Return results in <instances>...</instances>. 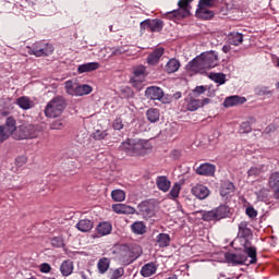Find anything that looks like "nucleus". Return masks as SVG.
<instances>
[{"label":"nucleus","instance_id":"33","mask_svg":"<svg viewBox=\"0 0 279 279\" xmlns=\"http://www.w3.org/2000/svg\"><path fill=\"white\" fill-rule=\"evenodd\" d=\"M196 16L198 19H203L205 21H208V19H213V16H215V13L213 11L208 10V9L197 8Z\"/></svg>","mask_w":279,"mask_h":279},{"label":"nucleus","instance_id":"21","mask_svg":"<svg viewBox=\"0 0 279 279\" xmlns=\"http://www.w3.org/2000/svg\"><path fill=\"white\" fill-rule=\"evenodd\" d=\"M157 269L156 264L148 263L142 267L141 276H143V278H149L156 274Z\"/></svg>","mask_w":279,"mask_h":279},{"label":"nucleus","instance_id":"20","mask_svg":"<svg viewBox=\"0 0 279 279\" xmlns=\"http://www.w3.org/2000/svg\"><path fill=\"white\" fill-rule=\"evenodd\" d=\"M98 236H108L112 232V225L110 222H100L96 228Z\"/></svg>","mask_w":279,"mask_h":279},{"label":"nucleus","instance_id":"63","mask_svg":"<svg viewBox=\"0 0 279 279\" xmlns=\"http://www.w3.org/2000/svg\"><path fill=\"white\" fill-rule=\"evenodd\" d=\"M168 279H178V277L172 276V277H169Z\"/></svg>","mask_w":279,"mask_h":279},{"label":"nucleus","instance_id":"16","mask_svg":"<svg viewBox=\"0 0 279 279\" xmlns=\"http://www.w3.org/2000/svg\"><path fill=\"white\" fill-rule=\"evenodd\" d=\"M192 194L194 197H197V199H206V197L210 195V190H208L206 185L197 184L192 187Z\"/></svg>","mask_w":279,"mask_h":279},{"label":"nucleus","instance_id":"36","mask_svg":"<svg viewBox=\"0 0 279 279\" xmlns=\"http://www.w3.org/2000/svg\"><path fill=\"white\" fill-rule=\"evenodd\" d=\"M180 69V61L177 59H170L166 64L167 73H175Z\"/></svg>","mask_w":279,"mask_h":279},{"label":"nucleus","instance_id":"60","mask_svg":"<svg viewBox=\"0 0 279 279\" xmlns=\"http://www.w3.org/2000/svg\"><path fill=\"white\" fill-rule=\"evenodd\" d=\"M222 51L223 53H230V46H223Z\"/></svg>","mask_w":279,"mask_h":279},{"label":"nucleus","instance_id":"34","mask_svg":"<svg viewBox=\"0 0 279 279\" xmlns=\"http://www.w3.org/2000/svg\"><path fill=\"white\" fill-rule=\"evenodd\" d=\"M97 267H98L99 274H106V271L110 269V258L108 257L100 258L98 260Z\"/></svg>","mask_w":279,"mask_h":279},{"label":"nucleus","instance_id":"12","mask_svg":"<svg viewBox=\"0 0 279 279\" xmlns=\"http://www.w3.org/2000/svg\"><path fill=\"white\" fill-rule=\"evenodd\" d=\"M226 260L232 265H247V256L234 253H226Z\"/></svg>","mask_w":279,"mask_h":279},{"label":"nucleus","instance_id":"47","mask_svg":"<svg viewBox=\"0 0 279 279\" xmlns=\"http://www.w3.org/2000/svg\"><path fill=\"white\" fill-rule=\"evenodd\" d=\"M252 132V125L250 122H242L240 125V133L241 134H250Z\"/></svg>","mask_w":279,"mask_h":279},{"label":"nucleus","instance_id":"6","mask_svg":"<svg viewBox=\"0 0 279 279\" xmlns=\"http://www.w3.org/2000/svg\"><path fill=\"white\" fill-rule=\"evenodd\" d=\"M36 136H38V131L36 130V126L32 124L20 125L13 133V138H16L17 141H23L25 138H36Z\"/></svg>","mask_w":279,"mask_h":279},{"label":"nucleus","instance_id":"57","mask_svg":"<svg viewBox=\"0 0 279 279\" xmlns=\"http://www.w3.org/2000/svg\"><path fill=\"white\" fill-rule=\"evenodd\" d=\"M239 230H240L241 232H250V230L247 229V222H241V223L239 225Z\"/></svg>","mask_w":279,"mask_h":279},{"label":"nucleus","instance_id":"24","mask_svg":"<svg viewBox=\"0 0 279 279\" xmlns=\"http://www.w3.org/2000/svg\"><path fill=\"white\" fill-rule=\"evenodd\" d=\"M2 128L9 136H14V132L19 129L16 128V120L14 118H8L5 125Z\"/></svg>","mask_w":279,"mask_h":279},{"label":"nucleus","instance_id":"10","mask_svg":"<svg viewBox=\"0 0 279 279\" xmlns=\"http://www.w3.org/2000/svg\"><path fill=\"white\" fill-rule=\"evenodd\" d=\"M145 97L147 99H151L154 101H160L162 97H165V92H162V88L157 86H150L147 87L145 90Z\"/></svg>","mask_w":279,"mask_h":279},{"label":"nucleus","instance_id":"55","mask_svg":"<svg viewBox=\"0 0 279 279\" xmlns=\"http://www.w3.org/2000/svg\"><path fill=\"white\" fill-rule=\"evenodd\" d=\"M63 126L64 124L62 123V121L58 120L52 122L51 130H62Z\"/></svg>","mask_w":279,"mask_h":279},{"label":"nucleus","instance_id":"17","mask_svg":"<svg viewBox=\"0 0 279 279\" xmlns=\"http://www.w3.org/2000/svg\"><path fill=\"white\" fill-rule=\"evenodd\" d=\"M16 104H17L19 108H21L22 110H32V108H34V106H36L34 100H32L27 96H21L20 98H17Z\"/></svg>","mask_w":279,"mask_h":279},{"label":"nucleus","instance_id":"23","mask_svg":"<svg viewBox=\"0 0 279 279\" xmlns=\"http://www.w3.org/2000/svg\"><path fill=\"white\" fill-rule=\"evenodd\" d=\"M165 53V49L163 48H157L153 51V53H150L147 58V62L148 64H158V60H160V58H162Z\"/></svg>","mask_w":279,"mask_h":279},{"label":"nucleus","instance_id":"58","mask_svg":"<svg viewBox=\"0 0 279 279\" xmlns=\"http://www.w3.org/2000/svg\"><path fill=\"white\" fill-rule=\"evenodd\" d=\"M194 93H196L197 95H203V93H206V87L197 86L195 87Z\"/></svg>","mask_w":279,"mask_h":279},{"label":"nucleus","instance_id":"11","mask_svg":"<svg viewBox=\"0 0 279 279\" xmlns=\"http://www.w3.org/2000/svg\"><path fill=\"white\" fill-rule=\"evenodd\" d=\"M113 213H116L117 215H135L136 214V209L130 205L126 204H113L111 206Z\"/></svg>","mask_w":279,"mask_h":279},{"label":"nucleus","instance_id":"46","mask_svg":"<svg viewBox=\"0 0 279 279\" xmlns=\"http://www.w3.org/2000/svg\"><path fill=\"white\" fill-rule=\"evenodd\" d=\"M210 78L216 82V84H226V75L221 73L210 74Z\"/></svg>","mask_w":279,"mask_h":279},{"label":"nucleus","instance_id":"18","mask_svg":"<svg viewBox=\"0 0 279 279\" xmlns=\"http://www.w3.org/2000/svg\"><path fill=\"white\" fill-rule=\"evenodd\" d=\"M196 173L198 175H215V165L202 163L198 168H196Z\"/></svg>","mask_w":279,"mask_h":279},{"label":"nucleus","instance_id":"48","mask_svg":"<svg viewBox=\"0 0 279 279\" xmlns=\"http://www.w3.org/2000/svg\"><path fill=\"white\" fill-rule=\"evenodd\" d=\"M52 247H64V239L56 236L51 240Z\"/></svg>","mask_w":279,"mask_h":279},{"label":"nucleus","instance_id":"8","mask_svg":"<svg viewBox=\"0 0 279 279\" xmlns=\"http://www.w3.org/2000/svg\"><path fill=\"white\" fill-rule=\"evenodd\" d=\"M138 213L137 215L143 216L144 219H151L155 215V206L154 203L149 201L142 202L138 206Z\"/></svg>","mask_w":279,"mask_h":279},{"label":"nucleus","instance_id":"4","mask_svg":"<svg viewBox=\"0 0 279 279\" xmlns=\"http://www.w3.org/2000/svg\"><path fill=\"white\" fill-rule=\"evenodd\" d=\"M193 0H180L178 2L179 9L166 13V19L170 21H180V19H186L191 16V3Z\"/></svg>","mask_w":279,"mask_h":279},{"label":"nucleus","instance_id":"7","mask_svg":"<svg viewBox=\"0 0 279 279\" xmlns=\"http://www.w3.org/2000/svg\"><path fill=\"white\" fill-rule=\"evenodd\" d=\"M133 250L134 253L132 255V250H130V246H122L121 248L122 260L128 265H130V263H132L133 260H136V258H138L141 254H143V250L138 245H135Z\"/></svg>","mask_w":279,"mask_h":279},{"label":"nucleus","instance_id":"13","mask_svg":"<svg viewBox=\"0 0 279 279\" xmlns=\"http://www.w3.org/2000/svg\"><path fill=\"white\" fill-rule=\"evenodd\" d=\"M245 101H247L245 97L234 95L227 97L223 101V106L225 108H234V106H243Z\"/></svg>","mask_w":279,"mask_h":279},{"label":"nucleus","instance_id":"49","mask_svg":"<svg viewBox=\"0 0 279 279\" xmlns=\"http://www.w3.org/2000/svg\"><path fill=\"white\" fill-rule=\"evenodd\" d=\"M213 5H214L213 0H199L198 2V8L208 9V8H213Z\"/></svg>","mask_w":279,"mask_h":279},{"label":"nucleus","instance_id":"44","mask_svg":"<svg viewBox=\"0 0 279 279\" xmlns=\"http://www.w3.org/2000/svg\"><path fill=\"white\" fill-rule=\"evenodd\" d=\"M203 221H217V216L215 214V209L209 211H202Z\"/></svg>","mask_w":279,"mask_h":279},{"label":"nucleus","instance_id":"42","mask_svg":"<svg viewBox=\"0 0 279 279\" xmlns=\"http://www.w3.org/2000/svg\"><path fill=\"white\" fill-rule=\"evenodd\" d=\"M264 171H265V166L252 167L247 171V175L248 178H258V175H260V173H263Z\"/></svg>","mask_w":279,"mask_h":279},{"label":"nucleus","instance_id":"35","mask_svg":"<svg viewBox=\"0 0 279 279\" xmlns=\"http://www.w3.org/2000/svg\"><path fill=\"white\" fill-rule=\"evenodd\" d=\"M244 254H246V256L248 258H251L250 260H247L246 265H255V263L257 260L256 259V247H254V246L245 247Z\"/></svg>","mask_w":279,"mask_h":279},{"label":"nucleus","instance_id":"5","mask_svg":"<svg viewBox=\"0 0 279 279\" xmlns=\"http://www.w3.org/2000/svg\"><path fill=\"white\" fill-rule=\"evenodd\" d=\"M28 54L36 58H43V56H51L53 53V45L37 41L33 47H27Z\"/></svg>","mask_w":279,"mask_h":279},{"label":"nucleus","instance_id":"50","mask_svg":"<svg viewBox=\"0 0 279 279\" xmlns=\"http://www.w3.org/2000/svg\"><path fill=\"white\" fill-rule=\"evenodd\" d=\"M39 271L41 274H49L51 271V265H49L48 263H44L39 266Z\"/></svg>","mask_w":279,"mask_h":279},{"label":"nucleus","instance_id":"39","mask_svg":"<svg viewBox=\"0 0 279 279\" xmlns=\"http://www.w3.org/2000/svg\"><path fill=\"white\" fill-rule=\"evenodd\" d=\"M157 243L159 247H167L169 246V243H171V238H169V234L167 233H160L157 236Z\"/></svg>","mask_w":279,"mask_h":279},{"label":"nucleus","instance_id":"43","mask_svg":"<svg viewBox=\"0 0 279 279\" xmlns=\"http://www.w3.org/2000/svg\"><path fill=\"white\" fill-rule=\"evenodd\" d=\"M108 136V131L104 129H96L93 133V138L95 141H104Z\"/></svg>","mask_w":279,"mask_h":279},{"label":"nucleus","instance_id":"2","mask_svg":"<svg viewBox=\"0 0 279 279\" xmlns=\"http://www.w3.org/2000/svg\"><path fill=\"white\" fill-rule=\"evenodd\" d=\"M120 149L128 156H147L151 151V144L145 140H126L121 143Z\"/></svg>","mask_w":279,"mask_h":279},{"label":"nucleus","instance_id":"30","mask_svg":"<svg viewBox=\"0 0 279 279\" xmlns=\"http://www.w3.org/2000/svg\"><path fill=\"white\" fill-rule=\"evenodd\" d=\"M76 228L80 230V232H90V230H93V221L82 219L76 223Z\"/></svg>","mask_w":279,"mask_h":279},{"label":"nucleus","instance_id":"59","mask_svg":"<svg viewBox=\"0 0 279 279\" xmlns=\"http://www.w3.org/2000/svg\"><path fill=\"white\" fill-rule=\"evenodd\" d=\"M202 101V108H203V106H206V105H208V104H210V99L209 98H205V99H203V100H201Z\"/></svg>","mask_w":279,"mask_h":279},{"label":"nucleus","instance_id":"9","mask_svg":"<svg viewBox=\"0 0 279 279\" xmlns=\"http://www.w3.org/2000/svg\"><path fill=\"white\" fill-rule=\"evenodd\" d=\"M143 82H145V65H138L134 69V77L131 80L134 88L141 90L143 88Z\"/></svg>","mask_w":279,"mask_h":279},{"label":"nucleus","instance_id":"27","mask_svg":"<svg viewBox=\"0 0 279 279\" xmlns=\"http://www.w3.org/2000/svg\"><path fill=\"white\" fill-rule=\"evenodd\" d=\"M131 230L133 232V234H145V232H147V226H145L144 221H135L132 226H131Z\"/></svg>","mask_w":279,"mask_h":279},{"label":"nucleus","instance_id":"37","mask_svg":"<svg viewBox=\"0 0 279 279\" xmlns=\"http://www.w3.org/2000/svg\"><path fill=\"white\" fill-rule=\"evenodd\" d=\"M229 44L239 47V45L243 44V34L241 33H232L229 35Z\"/></svg>","mask_w":279,"mask_h":279},{"label":"nucleus","instance_id":"29","mask_svg":"<svg viewBox=\"0 0 279 279\" xmlns=\"http://www.w3.org/2000/svg\"><path fill=\"white\" fill-rule=\"evenodd\" d=\"M60 271L64 277L71 276V274H73V262H71V259L62 262L60 266Z\"/></svg>","mask_w":279,"mask_h":279},{"label":"nucleus","instance_id":"40","mask_svg":"<svg viewBox=\"0 0 279 279\" xmlns=\"http://www.w3.org/2000/svg\"><path fill=\"white\" fill-rule=\"evenodd\" d=\"M93 93V87L90 85H78L76 89V97H84V95H90Z\"/></svg>","mask_w":279,"mask_h":279},{"label":"nucleus","instance_id":"14","mask_svg":"<svg viewBox=\"0 0 279 279\" xmlns=\"http://www.w3.org/2000/svg\"><path fill=\"white\" fill-rule=\"evenodd\" d=\"M156 186L162 193H169L171 189V180L167 175H159L156 178Z\"/></svg>","mask_w":279,"mask_h":279},{"label":"nucleus","instance_id":"64","mask_svg":"<svg viewBox=\"0 0 279 279\" xmlns=\"http://www.w3.org/2000/svg\"><path fill=\"white\" fill-rule=\"evenodd\" d=\"M278 88H279V81H278V84H277Z\"/></svg>","mask_w":279,"mask_h":279},{"label":"nucleus","instance_id":"19","mask_svg":"<svg viewBox=\"0 0 279 279\" xmlns=\"http://www.w3.org/2000/svg\"><path fill=\"white\" fill-rule=\"evenodd\" d=\"M269 186L275 193V197L279 199V172H274L269 178Z\"/></svg>","mask_w":279,"mask_h":279},{"label":"nucleus","instance_id":"41","mask_svg":"<svg viewBox=\"0 0 279 279\" xmlns=\"http://www.w3.org/2000/svg\"><path fill=\"white\" fill-rule=\"evenodd\" d=\"M111 199H113V202H125V191L113 190L111 192Z\"/></svg>","mask_w":279,"mask_h":279},{"label":"nucleus","instance_id":"52","mask_svg":"<svg viewBox=\"0 0 279 279\" xmlns=\"http://www.w3.org/2000/svg\"><path fill=\"white\" fill-rule=\"evenodd\" d=\"M16 166L17 167H23V165H26L27 162V157L25 156H20L15 159Z\"/></svg>","mask_w":279,"mask_h":279},{"label":"nucleus","instance_id":"61","mask_svg":"<svg viewBox=\"0 0 279 279\" xmlns=\"http://www.w3.org/2000/svg\"><path fill=\"white\" fill-rule=\"evenodd\" d=\"M81 278H83V279H88V278L86 277V274H84V272H81Z\"/></svg>","mask_w":279,"mask_h":279},{"label":"nucleus","instance_id":"32","mask_svg":"<svg viewBox=\"0 0 279 279\" xmlns=\"http://www.w3.org/2000/svg\"><path fill=\"white\" fill-rule=\"evenodd\" d=\"M146 117L150 123H156L160 120V110L156 108H150L147 110Z\"/></svg>","mask_w":279,"mask_h":279},{"label":"nucleus","instance_id":"38","mask_svg":"<svg viewBox=\"0 0 279 279\" xmlns=\"http://www.w3.org/2000/svg\"><path fill=\"white\" fill-rule=\"evenodd\" d=\"M180 191H182V185L174 183L168 194L169 199H178L180 197Z\"/></svg>","mask_w":279,"mask_h":279},{"label":"nucleus","instance_id":"51","mask_svg":"<svg viewBox=\"0 0 279 279\" xmlns=\"http://www.w3.org/2000/svg\"><path fill=\"white\" fill-rule=\"evenodd\" d=\"M10 138V135L5 132L3 126H0V143H3V141H8Z\"/></svg>","mask_w":279,"mask_h":279},{"label":"nucleus","instance_id":"3","mask_svg":"<svg viewBox=\"0 0 279 279\" xmlns=\"http://www.w3.org/2000/svg\"><path fill=\"white\" fill-rule=\"evenodd\" d=\"M64 108H66V100L62 96H58L48 102L45 114L50 119H56V117H60L64 112Z\"/></svg>","mask_w":279,"mask_h":279},{"label":"nucleus","instance_id":"54","mask_svg":"<svg viewBox=\"0 0 279 279\" xmlns=\"http://www.w3.org/2000/svg\"><path fill=\"white\" fill-rule=\"evenodd\" d=\"M246 215L248 217H251V219H254V217H256L258 215V213L253 207H247L246 208Z\"/></svg>","mask_w":279,"mask_h":279},{"label":"nucleus","instance_id":"22","mask_svg":"<svg viewBox=\"0 0 279 279\" xmlns=\"http://www.w3.org/2000/svg\"><path fill=\"white\" fill-rule=\"evenodd\" d=\"M214 213L216 214L217 221H220V219H226V217L230 216V207L228 205H220L214 209Z\"/></svg>","mask_w":279,"mask_h":279},{"label":"nucleus","instance_id":"26","mask_svg":"<svg viewBox=\"0 0 279 279\" xmlns=\"http://www.w3.org/2000/svg\"><path fill=\"white\" fill-rule=\"evenodd\" d=\"M65 86V93L68 95H71L72 97H77V89L80 84H77V82L75 81H66L64 83Z\"/></svg>","mask_w":279,"mask_h":279},{"label":"nucleus","instance_id":"31","mask_svg":"<svg viewBox=\"0 0 279 279\" xmlns=\"http://www.w3.org/2000/svg\"><path fill=\"white\" fill-rule=\"evenodd\" d=\"M202 100L195 99V98H189L186 99V110H190V112H195V110H198V108H202Z\"/></svg>","mask_w":279,"mask_h":279},{"label":"nucleus","instance_id":"56","mask_svg":"<svg viewBox=\"0 0 279 279\" xmlns=\"http://www.w3.org/2000/svg\"><path fill=\"white\" fill-rule=\"evenodd\" d=\"M122 53H125V49L123 48H112L111 56H121Z\"/></svg>","mask_w":279,"mask_h":279},{"label":"nucleus","instance_id":"15","mask_svg":"<svg viewBox=\"0 0 279 279\" xmlns=\"http://www.w3.org/2000/svg\"><path fill=\"white\" fill-rule=\"evenodd\" d=\"M143 29H150V32H160L162 29V22L159 20H145L141 23Z\"/></svg>","mask_w":279,"mask_h":279},{"label":"nucleus","instance_id":"1","mask_svg":"<svg viewBox=\"0 0 279 279\" xmlns=\"http://www.w3.org/2000/svg\"><path fill=\"white\" fill-rule=\"evenodd\" d=\"M219 62V54L215 51L203 52L187 64V70L193 73H206L215 69Z\"/></svg>","mask_w":279,"mask_h":279},{"label":"nucleus","instance_id":"25","mask_svg":"<svg viewBox=\"0 0 279 279\" xmlns=\"http://www.w3.org/2000/svg\"><path fill=\"white\" fill-rule=\"evenodd\" d=\"M99 69V63L98 62H88L85 64H81L77 68V73H90V71H97Z\"/></svg>","mask_w":279,"mask_h":279},{"label":"nucleus","instance_id":"45","mask_svg":"<svg viewBox=\"0 0 279 279\" xmlns=\"http://www.w3.org/2000/svg\"><path fill=\"white\" fill-rule=\"evenodd\" d=\"M125 274V269L123 267L116 268L113 270H110L109 278L110 279H119L122 278V276Z\"/></svg>","mask_w":279,"mask_h":279},{"label":"nucleus","instance_id":"53","mask_svg":"<svg viewBox=\"0 0 279 279\" xmlns=\"http://www.w3.org/2000/svg\"><path fill=\"white\" fill-rule=\"evenodd\" d=\"M113 129L114 130H123V120H121V118H118L114 120Z\"/></svg>","mask_w":279,"mask_h":279},{"label":"nucleus","instance_id":"28","mask_svg":"<svg viewBox=\"0 0 279 279\" xmlns=\"http://www.w3.org/2000/svg\"><path fill=\"white\" fill-rule=\"evenodd\" d=\"M232 193H234V184L230 181L222 183L220 189L221 197H228V195H231Z\"/></svg>","mask_w":279,"mask_h":279},{"label":"nucleus","instance_id":"62","mask_svg":"<svg viewBox=\"0 0 279 279\" xmlns=\"http://www.w3.org/2000/svg\"><path fill=\"white\" fill-rule=\"evenodd\" d=\"M174 97H175V99H180L181 95L180 94H175Z\"/></svg>","mask_w":279,"mask_h":279}]
</instances>
